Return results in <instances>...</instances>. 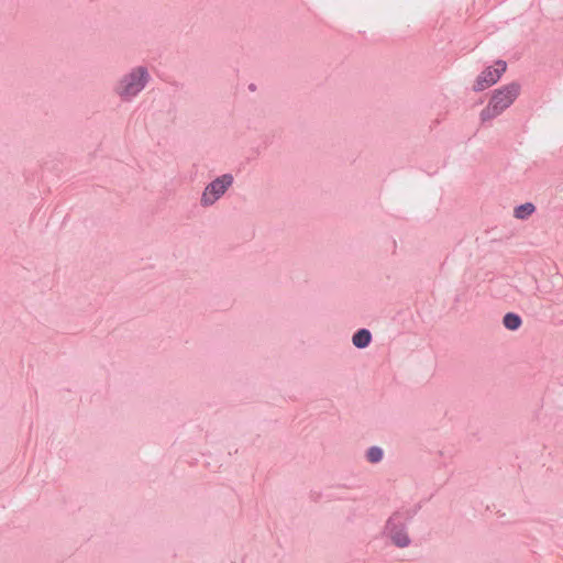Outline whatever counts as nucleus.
<instances>
[{"label":"nucleus","instance_id":"nucleus-1","mask_svg":"<svg viewBox=\"0 0 563 563\" xmlns=\"http://www.w3.org/2000/svg\"><path fill=\"white\" fill-rule=\"evenodd\" d=\"M521 87L517 82H510L492 92L487 106L481 111L482 122H488L499 117L506 111L519 97Z\"/></svg>","mask_w":563,"mask_h":563},{"label":"nucleus","instance_id":"nucleus-2","mask_svg":"<svg viewBox=\"0 0 563 563\" xmlns=\"http://www.w3.org/2000/svg\"><path fill=\"white\" fill-rule=\"evenodd\" d=\"M147 81L146 69L139 67L125 76L118 86V93L129 98L137 95Z\"/></svg>","mask_w":563,"mask_h":563},{"label":"nucleus","instance_id":"nucleus-3","mask_svg":"<svg viewBox=\"0 0 563 563\" xmlns=\"http://www.w3.org/2000/svg\"><path fill=\"white\" fill-rule=\"evenodd\" d=\"M233 177L229 174L222 175L221 177L214 179L211 184H209L201 197V203L203 206L213 205L232 185Z\"/></svg>","mask_w":563,"mask_h":563},{"label":"nucleus","instance_id":"nucleus-4","mask_svg":"<svg viewBox=\"0 0 563 563\" xmlns=\"http://www.w3.org/2000/svg\"><path fill=\"white\" fill-rule=\"evenodd\" d=\"M507 64L504 60H497L494 66L484 69L474 84L475 91H482L495 85L506 71Z\"/></svg>","mask_w":563,"mask_h":563},{"label":"nucleus","instance_id":"nucleus-5","mask_svg":"<svg viewBox=\"0 0 563 563\" xmlns=\"http://www.w3.org/2000/svg\"><path fill=\"white\" fill-rule=\"evenodd\" d=\"M387 530L394 541V543L398 547H406L409 544V539L407 534L402 530H396L394 525V519H389L387 522Z\"/></svg>","mask_w":563,"mask_h":563},{"label":"nucleus","instance_id":"nucleus-6","mask_svg":"<svg viewBox=\"0 0 563 563\" xmlns=\"http://www.w3.org/2000/svg\"><path fill=\"white\" fill-rule=\"evenodd\" d=\"M371 339H372V335H371L369 331L362 329L353 335L352 341L356 347L363 349L369 344Z\"/></svg>","mask_w":563,"mask_h":563},{"label":"nucleus","instance_id":"nucleus-7","mask_svg":"<svg viewBox=\"0 0 563 563\" xmlns=\"http://www.w3.org/2000/svg\"><path fill=\"white\" fill-rule=\"evenodd\" d=\"M536 210V207L531 202H527L523 205H520L519 207L515 208L514 216L517 219H527L530 217Z\"/></svg>","mask_w":563,"mask_h":563},{"label":"nucleus","instance_id":"nucleus-8","mask_svg":"<svg viewBox=\"0 0 563 563\" xmlns=\"http://www.w3.org/2000/svg\"><path fill=\"white\" fill-rule=\"evenodd\" d=\"M504 325L511 331H515L521 325V318L516 313H507L503 320Z\"/></svg>","mask_w":563,"mask_h":563},{"label":"nucleus","instance_id":"nucleus-9","mask_svg":"<svg viewBox=\"0 0 563 563\" xmlns=\"http://www.w3.org/2000/svg\"><path fill=\"white\" fill-rule=\"evenodd\" d=\"M383 457V451L379 448H372L367 452V459L372 463L379 462Z\"/></svg>","mask_w":563,"mask_h":563}]
</instances>
